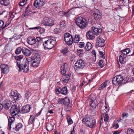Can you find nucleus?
I'll use <instances>...</instances> for the list:
<instances>
[{"label": "nucleus", "instance_id": "1", "mask_svg": "<svg viewBox=\"0 0 134 134\" xmlns=\"http://www.w3.org/2000/svg\"><path fill=\"white\" fill-rule=\"evenodd\" d=\"M82 123L87 126L93 128L95 127L96 121L94 118L88 115H86L82 120Z\"/></svg>", "mask_w": 134, "mask_h": 134}, {"label": "nucleus", "instance_id": "2", "mask_svg": "<svg viewBox=\"0 0 134 134\" xmlns=\"http://www.w3.org/2000/svg\"><path fill=\"white\" fill-rule=\"evenodd\" d=\"M29 62L30 61L28 60L27 59L23 60L21 64H20V62H18L16 60V63H17V66L19 68V71L21 72L23 70L24 72H27L29 70Z\"/></svg>", "mask_w": 134, "mask_h": 134}, {"label": "nucleus", "instance_id": "3", "mask_svg": "<svg viewBox=\"0 0 134 134\" xmlns=\"http://www.w3.org/2000/svg\"><path fill=\"white\" fill-rule=\"evenodd\" d=\"M75 21L76 25L81 29H85L87 25V19L82 17H77Z\"/></svg>", "mask_w": 134, "mask_h": 134}, {"label": "nucleus", "instance_id": "4", "mask_svg": "<svg viewBox=\"0 0 134 134\" xmlns=\"http://www.w3.org/2000/svg\"><path fill=\"white\" fill-rule=\"evenodd\" d=\"M31 65L34 68L38 67L41 60L40 56L38 53L35 54L34 57L31 58Z\"/></svg>", "mask_w": 134, "mask_h": 134}, {"label": "nucleus", "instance_id": "5", "mask_svg": "<svg viewBox=\"0 0 134 134\" xmlns=\"http://www.w3.org/2000/svg\"><path fill=\"white\" fill-rule=\"evenodd\" d=\"M9 95L11 99L15 102L18 101L21 97L20 94L16 90H12Z\"/></svg>", "mask_w": 134, "mask_h": 134}, {"label": "nucleus", "instance_id": "6", "mask_svg": "<svg viewBox=\"0 0 134 134\" xmlns=\"http://www.w3.org/2000/svg\"><path fill=\"white\" fill-rule=\"evenodd\" d=\"M123 76L120 75H116L113 78V83L114 85L116 86L121 85L123 84Z\"/></svg>", "mask_w": 134, "mask_h": 134}, {"label": "nucleus", "instance_id": "7", "mask_svg": "<svg viewBox=\"0 0 134 134\" xmlns=\"http://www.w3.org/2000/svg\"><path fill=\"white\" fill-rule=\"evenodd\" d=\"M64 38L66 43L69 46L71 45L73 42L72 36L68 32L65 33L64 35Z\"/></svg>", "mask_w": 134, "mask_h": 134}, {"label": "nucleus", "instance_id": "8", "mask_svg": "<svg viewBox=\"0 0 134 134\" xmlns=\"http://www.w3.org/2000/svg\"><path fill=\"white\" fill-rule=\"evenodd\" d=\"M68 91L67 88L66 86H64L62 88L59 87L57 86L55 90L56 94L61 93L64 95H66Z\"/></svg>", "mask_w": 134, "mask_h": 134}, {"label": "nucleus", "instance_id": "9", "mask_svg": "<svg viewBox=\"0 0 134 134\" xmlns=\"http://www.w3.org/2000/svg\"><path fill=\"white\" fill-rule=\"evenodd\" d=\"M85 61L82 59L78 60L75 64L74 68L75 69H82L85 67Z\"/></svg>", "mask_w": 134, "mask_h": 134}, {"label": "nucleus", "instance_id": "10", "mask_svg": "<svg viewBox=\"0 0 134 134\" xmlns=\"http://www.w3.org/2000/svg\"><path fill=\"white\" fill-rule=\"evenodd\" d=\"M0 68L2 74H6L9 71V67L7 64H1L0 65Z\"/></svg>", "mask_w": 134, "mask_h": 134}, {"label": "nucleus", "instance_id": "11", "mask_svg": "<svg viewBox=\"0 0 134 134\" xmlns=\"http://www.w3.org/2000/svg\"><path fill=\"white\" fill-rule=\"evenodd\" d=\"M105 45V41L101 37H98L97 40L96 46L100 47H103Z\"/></svg>", "mask_w": 134, "mask_h": 134}, {"label": "nucleus", "instance_id": "12", "mask_svg": "<svg viewBox=\"0 0 134 134\" xmlns=\"http://www.w3.org/2000/svg\"><path fill=\"white\" fill-rule=\"evenodd\" d=\"M70 99L67 97L64 98H60L59 99L58 102L64 105L68 106L70 103Z\"/></svg>", "mask_w": 134, "mask_h": 134}, {"label": "nucleus", "instance_id": "13", "mask_svg": "<svg viewBox=\"0 0 134 134\" xmlns=\"http://www.w3.org/2000/svg\"><path fill=\"white\" fill-rule=\"evenodd\" d=\"M10 112L11 115H12L16 112L15 114L13 115V116H15L17 113L20 112V110L18 108V107L16 105H14L12 106L10 109Z\"/></svg>", "mask_w": 134, "mask_h": 134}, {"label": "nucleus", "instance_id": "14", "mask_svg": "<svg viewBox=\"0 0 134 134\" xmlns=\"http://www.w3.org/2000/svg\"><path fill=\"white\" fill-rule=\"evenodd\" d=\"M31 109L30 105L29 104H26L22 107L20 113L22 114L27 113L29 112Z\"/></svg>", "mask_w": 134, "mask_h": 134}, {"label": "nucleus", "instance_id": "15", "mask_svg": "<svg viewBox=\"0 0 134 134\" xmlns=\"http://www.w3.org/2000/svg\"><path fill=\"white\" fill-rule=\"evenodd\" d=\"M12 103L10 101L7 99H6L3 102V108L5 110H8L10 107Z\"/></svg>", "mask_w": 134, "mask_h": 134}, {"label": "nucleus", "instance_id": "16", "mask_svg": "<svg viewBox=\"0 0 134 134\" xmlns=\"http://www.w3.org/2000/svg\"><path fill=\"white\" fill-rule=\"evenodd\" d=\"M94 35L93 31L91 29V30L86 32V36L87 39L92 40L94 38Z\"/></svg>", "mask_w": 134, "mask_h": 134}, {"label": "nucleus", "instance_id": "17", "mask_svg": "<svg viewBox=\"0 0 134 134\" xmlns=\"http://www.w3.org/2000/svg\"><path fill=\"white\" fill-rule=\"evenodd\" d=\"M68 69V65L66 63H65L64 65L60 67L62 74L64 75L65 74Z\"/></svg>", "mask_w": 134, "mask_h": 134}, {"label": "nucleus", "instance_id": "18", "mask_svg": "<svg viewBox=\"0 0 134 134\" xmlns=\"http://www.w3.org/2000/svg\"><path fill=\"white\" fill-rule=\"evenodd\" d=\"M94 32V34L98 35L102 33V29L99 28H96L94 26H93L91 28Z\"/></svg>", "mask_w": 134, "mask_h": 134}, {"label": "nucleus", "instance_id": "19", "mask_svg": "<svg viewBox=\"0 0 134 134\" xmlns=\"http://www.w3.org/2000/svg\"><path fill=\"white\" fill-rule=\"evenodd\" d=\"M43 3V0H35L34 2V5L36 8L39 9Z\"/></svg>", "mask_w": 134, "mask_h": 134}, {"label": "nucleus", "instance_id": "20", "mask_svg": "<svg viewBox=\"0 0 134 134\" xmlns=\"http://www.w3.org/2000/svg\"><path fill=\"white\" fill-rule=\"evenodd\" d=\"M71 75V74L69 73L66 75H63L62 78V81L65 83H68L69 81Z\"/></svg>", "mask_w": 134, "mask_h": 134}, {"label": "nucleus", "instance_id": "21", "mask_svg": "<svg viewBox=\"0 0 134 134\" xmlns=\"http://www.w3.org/2000/svg\"><path fill=\"white\" fill-rule=\"evenodd\" d=\"M15 126H13L12 125V128H13L14 130H15L16 131H18L23 127V125L21 123H18L15 124Z\"/></svg>", "mask_w": 134, "mask_h": 134}, {"label": "nucleus", "instance_id": "22", "mask_svg": "<svg viewBox=\"0 0 134 134\" xmlns=\"http://www.w3.org/2000/svg\"><path fill=\"white\" fill-rule=\"evenodd\" d=\"M15 120V118L13 117H9L8 120V125L9 126L8 129L10 130L11 128L12 127L11 125L13 126L14 123L13 122Z\"/></svg>", "mask_w": 134, "mask_h": 134}, {"label": "nucleus", "instance_id": "23", "mask_svg": "<svg viewBox=\"0 0 134 134\" xmlns=\"http://www.w3.org/2000/svg\"><path fill=\"white\" fill-rule=\"evenodd\" d=\"M27 43L31 45L35 44L36 40L35 37H29L27 38Z\"/></svg>", "mask_w": 134, "mask_h": 134}, {"label": "nucleus", "instance_id": "24", "mask_svg": "<svg viewBox=\"0 0 134 134\" xmlns=\"http://www.w3.org/2000/svg\"><path fill=\"white\" fill-rule=\"evenodd\" d=\"M22 52L24 55L26 56H29L30 55L31 52L29 49L26 48H23Z\"/></svg>", "mask_w": 134, "mask_h": 134}, {"label": "nucleus", "instance_id": "25", "mask_svg": "<svg viewBox=\"0 0 134 134\" xmlns=\"http://www.w3.org/2000/svg\"><path fill=\"white\" fill-rule=\"evenodd\" d=\"M93 15L94 19L96 20H99L102 18V14L100 12L95 13Z\"/></svg>", "mask_w": 134, "mask_h": 134}, {"label": "nucleus", "instance_id": "26", "mask_svg": "<svg viewBox=\"0 0 134 134\" xmlns=\"http://www.w3.org/2000/svg\"><path fill=\"white\" fill-rule=\"evenodd\" d=\"M0 4L3 6H6L10 4L9 0H0Z\"/></svg>", "mask_w": 134, "mask_h": 134}, {"label": "nucleus", "instance_id": "27", "mask_svg": "<svg viewBox=\"0 0 134 134\" xmlns=\"http://www.w3.org/2000/svg\"><path fill=\"white\" fill-rule=\"evenodd\" d=\"M36 43L35 44L37 45V47L40 46L43 42L42 38L39 37H37L35 38Z\"/></svg>", "mask_w": 134, "mask_h": 134}, {"label": "nucleus", "instance_id": "28", "mask_svg": "<svg viewBox=\"0 0 134 134\" xmlns=\"http://www.w3.org/2000/svg\"><path fill=\"white\" fill-rule=\"evenodd\" d=\"M80 40V35L76 34L75 35V37L73 39V41L74 42L77 43Z\"/></svg>", "mask_w": 134, "mask_h": 134}, {"label": "nucleus", "instance_id": "29", "mask_svg": "<svg viewBox=\"0 0 134 134\" xmlns=\"http://www.w3.org/2000/svg\"><path fill=\"white\" fill-rule=\"evenodd\" d=\"M50 39H49L44 42L43 43L45 49H50V48H49V41H50Z\"/></svg>", "mask_w": 134, "mask_h": 134}, {"label": "nucleus", "instance_id": "30", "mask_svg": "<svg viewBox=\"0 0 134 134\" xmlns=\"http://www.w3.org/2000/svg\"><path fill=\"white\" fill-rule=\"evenodd\" d=\"M44 24L46 26H50V19L48 18H45L44 19Z\"/></svg>", "mask_w": 134, "mask_h": 134}, {"label": "nucleus", "instance_id": "31", "mask_svg": "<svg viewBox=\"0 0 134 134\" xmlns=\"http://www.w3.org/2000/svg\"><path fill=\"white\" fill-rule=\"evenodd\" d=\"M90 102L91 106L93 108H96L97 106L98 105L96 101H95L91 99Z\"/></svg>", "mask_w": 134, "mask_h": 134}, {"label": "nucleus", "instance_id": "32", "mask_svg": "<svg viewBox=\"0 0 134 134\" xmlns=\"http://www.w3.org/2000/svg\"><path fill=\"white\" fill-rule=\"evenodd\" d=\"M61 52L62 53L64 56L66 55L69 51L68 47H65L60 50Z\"/></svg>", "mask_w": 134, "mask_h": 134}, {"label": "nucleus", "instance_id": "33", "mask_svg": "<svg viewBox=\"0 0 134 134\" xmlns=\"http://www.w3.org/2000/svg\"><path fill=\"white\" fill-rule=\"evenodd\" d=\"M35 118L34 115H31L30 116V118L29 120L28 124L29 125L32 124L34 122Z\"/></svg>", "mask_w": 134, "mask_h": 134}, {"label": "nucleus", "instance_id": "34", "mask_svg": "<svg viewBox=\"0 0 134 134\" xmlns=\"http://www.w3.org/2000/svg\"><path fill=\"white\" fill-rule=\"evenodd\" d=\"M92 48V45L91 43L88 42L86 44L85 49L86 51H89Z\"/></svg>", "mask_w": 134, "mask_h": 134}, {"label": "nucleus", "instance_id": "35", "mask_svg": "<svg viewBox=\"0 0 134 134\" xmlns=\"http://www.w3.org/2000/svg\"><path fill=\"white\" fill-rule=\"evenodd\" d=\"M5 51L7 52H9L11 51L12 49V46L9 43H8L5 46Z\"/></svg>", "mask_w": 134, "mask_h": 134}, {"label": "nucleus", "instance_id": "36", "mask_svg": "<svg viewBox=\"0 0 134 134\" xmlns=\"http://www.w3.org/2000/svg\"><path fill=\"white\" fill-rule=\"evenodd\" d=\"M53 37L51 36V49L55 46L56 42L55 40L53 39Z\"/></svg>", "mask_w": 134, "mask_h": 134}, {"label": "nucleus", "instance_id": "37", "mask_svg": "<svg viewBox=\"0 0 134 134\" xmlns=\"http://www.w3.org/2000/svg\"><path fill=\"white\" fill-rule=\"evenodd\" d=\"M83 54V50L82 49H77V54L80 57H82Z\"/></svg>", "mask_w": 134, "mask_h": 134}, {"label": "nucleus", "instance_id": "38", "mask_svg": "<svg viewBox=\"0 0 134 134\" xmlns=\"http://www.w3.org/2000/svg\"><path fill=\"white\" fill-rule=\"evenodd\" d=\"M126 57L123 55V54H121L119 58V60L121 63L124 64L125 63L124 60Z\"/></svg>", "mask_w": 134, "mask_h": 134}, {"label": "nucleus", "instance_id": "39", "mask_svg": "<svg viewBox=\"0 0 134 134\" xmlns=\"http://www.w3.org/2000/svg\"><path fill=\"white\" fill-rule=\"evenodd\" d=\"M27 0H22L19 3V5L20 6H23L27 4Z\"/></svg>", "mask_w": 134, "mask_h": 134}, {"label": "nucleus", "instance_id": "40", "mask_svg": "<svg viewBox=\"0 0 134 134\" xmlns=\"http://www.w3.org/2000/svg\"><path fill=\"white\" fill-rule=\"evenodd\" d=\"M119 1L121 2L125 6H127L129 4V0H119Z\"/></svg>", "mask_w": 134, "mask_h": 134}, {"label": "nucleus", "instance_id": "41", "mask_svg": "<svg viewBox=\"0 0 134 134\" xmlns=\"http://www.w3.org/2000/svg\"><path fill=\"white\" fill-rule=\"evenodd\" d=\"M98 65L100 66L101 68H102L104 65V61L103 60H100L98 62Z\"/></svg>", "mask_w": 134, "mask_h": 134}, {"label": "nucleus", "instance_id": "42", "mask_svg": "<svg viewBox=\"0 0 134 134\" xmlns=\"http://www.w3.org/2000/svg\"><path fill=\"white\" fill-rule=\"evenodd\" d=\"M15 35H14L12 37H11L10 39H14V40H18L20 39L21 37L22 36V35H18L15 36Z\"/></svg>", "mask_w": 134, "mask_h": 134}, {"label": "nucleus", "instance_id": "43", "mask_svg": "<svg viewBox=\"0 0 134 134\" xmlns=\"http://www.w3.org/2000/svg\"><path fill=\"white\" fill-rule=\"evenodd\" d=\"M22 51L23 48L22 49L21 47H19L17 48L16 49L15 53L16 54H18L21 53V51Z\"/></svg>", "mask_w": 134, "mask_h": 134}, {"label": "nucleus", "instance_id": "44", "mask_svg": "<svg viewBox=\"0 0 134 134\" xmlns=\"http://www.w3.org/2000/svg\"><path fill=\"white\" fill-rule=\"evenodd\" d=\"M122 81L123 84H124L126 83L130 82L131 80V79H130L129 77H127L124 78V79L123 78V80Z\"/></svg>", "mask_w": 134, "mask_h": 134}, {"label": "nucleus", "instance_id": "45", "mask_svg": "<svg viewBox=\"0 0 134 134\" xmlns=\"http://www.w3.org/2000/svg\"><path fill=\"white\" fill-rule=\"evenodd\" d=\"M67 120L69 125H71L73 123V121L70 116H68L66 117Z\"/></svg>", "mask_w": 134, "mask_h": 134}, {"label": "nucleus", "instance_id": "46", "mask_svg": "<svg viewBox=\"0 0 134 134\" xmlns=\"http://www.w3.org/2000/svg\"><path fill=\"white\" fill-rule=\"evenodd\" d=\"M14 57L15 59L18 61H20V60L23 58V56L22 55H16Z\"/></svg>", "mask_w": 134, "mask_h": 134}, {"label": "nucleus", "instance_id": "47", "mask_svg": "<svg viewBox=\"0 0 134 134\" xmlns=\"http://www.w3.org/2000/svg\"><path fill=\"white\" fill-rule=\"evenodd\" d=\"M99 53L100 57L103 59H104L105 57V52L100 51H99Z\"/></svg>", "mask_w": 134, "mask_h": 134}, {"label": "nucleus", "instance_id": "48", "mask_svg": "<svg viewBox=\"0 0 134 134\" xmlns=\"http://www.w3.org/2000/svg\"><path fill=\"white\" fill-rule=\"evenodd\" d=\"M107 86V83L105 82H103L101 85L100 86L99 88V90H102L105 87Z\"/></svg>", "mask_w": 134, "mask_h": 134}, {"label": "nucleus", "instance_id": "49", "mask_svg": "<svg viewBox=\"0 0 134 134\" xmlns=\"http://www.w3.org/2000/svg\"><path fill=\"white\" fill-rule=\"evenodd\" d=\"M61 31V29L59 28H55L54 30V32L55 34L59 33H60Z\"/></svg>", "mask_w": 134, "mask_h": 134}, {"label": "nucleus", "instance_id": "50", "mask_svg": "<svg viewBox=\"0 0 134 134\" xmlns=\"http://www.w3.org/2000/svg\"><path fill=\"white\" fill-rule=\"evenodd\" d=\"M127 134H134V131L132 129H128L127 130Z\"/></svg>", "mask_w": 134, "mask_h": 134}, {"label": "nucleus", "instance_id": "51", "mask_svg": "<svg viewBox=\"0 0 134 134\" xmlns=\"http://www.w3.org/2000/svg\"><path fill=\"white\" fill-rule=\"evenodd\" d=\"M16 14V13L14 12H12L10 16V17L9 19V20L11 21L13 19L14 17V15Z\"/></svg>", "mask_w": 134, "mask_h": 134}, {"label": "nucleus", "instance_id": "52", "mask_svg": "<svg viewBox=\"0 0 134 134\" xmlns=\"http://www.w3.org/2000/svg\"><path fill=\"white\" fill-rule=\"evenodd\" d=\"M69 12V11L66 12L63 11H61L59 12V14L63 16H65V15L67 14Z\"/></svg>", "mask_w": 134, "mask_h": 134}, {"label": "nucleus", "instance_id": "53", "mask_svg": "<svg viewBox=\"0 0 134 134\" xmlns=\"http://www.w3.org/2000/svg\"><path fill=\"white\" fill-rule=\"evenodd\" d=\"M66 24L64 21H62L60 22V27L62 28H64L65 27Z\"/></svg>", "mask_w": 134, "mask_h": 134}, {"label": "nucleus", "instance_id": "54", "mask_svg": "<svg viewBox=\"0 0 134 134\" xmlns=\"http://www.w3.org/2000/svg\"><path fill=\"white\" fill-rule=\"evenodd\" d=\"M126 52L125 49H124L121 51V54H123V55L126 57V55L127 54V53H126Z\"/></svg>", "mask_w": 134, "mask_h": 134}, {"label": "nucleus", "instance_id": "55", "mask_svg": "<svg viewBox=\"0 0 134 134\" xmlns=\"http://www.w3.org/2000/svg\"><path fill=\"white\" fill-rule=\"evenodd\" d=\"M85 45V43L83 42H80L78 44V46L79 47L82 48L84 47Z\"/></svg>", "mask_w": 134, "mask_h": 134}, {"label": "nucleus", "instance_id": "56", "mask_svg": "<svg viewBox=\"0 0 134 134\" xmlns=\"http://www.w3.org/2000/svg\"><path fill=\"white\" fill-rule=\"evenodd\" d=\"M109 116L108 114H105L104 117V121H107L109 118Z\"/></svg>", "mask_w": 134, "mask_h": 134}, {"label": "nucleus", "instance_id": "57", "mask_svg": "<svg viewBox=\"0 0 134 134\" xmlns=\"http://www.w3.org/2000/svg\"><path fill=\"white\" fill-rule=\"evenodd\" d=\"M39 31V32L40 34H42L44 33L45 30L43 28H42L41 27Z\"/></svg>", "mask_w": 134, "mask_h": 134}, {"label": "nucleus", "instance_id": "58", "mask_svg": "<svg viewBox=\"0 0 134 134\" xmlns=\"http://www.w3.org/2000/svg\"><path fill=\"white\" fill-rule=\"evenodd\" d=\"M119 127V125L118 123H116L115 124H113L112 125V128L114 127L115 129H117Z\"/></svg>", "mask_w": 134, "mask_h": 134}, {"label": "nucleus", "instance_id": "59", "mask_svg": "<svg viewBox=\"0 0 134 134\" xmlns=\"http://www.w3.org/2000/svg\"><path fill=\"white\" fill-rule=\"evenodd\" d=\"M46 128L48 131H50V128L49 126V123H48L47 122V125L46 126Z\"/></svg>", "mask_w": 134, "mask_h": 134}, {"label": "nucleus", "instance_id": "60", "mask_svg": "<svg viewBox=\"0 0 134 134\" xmlns=\"http://www.w3.org/2000/svg\"><path fill=\"white\" fill-rule=\"evenodd\" d=\"M48 113H47V114L46 118L47 120L48 121L49 119V116L50 115L49 114H50V110H49L48 111Z\"/></svg>", "mask_w": 134, "mask_h": 134}, {"label": "nucleus", "instance_id": "61", "mask_svg": "<svg viewBox=\"0 0 134 134\" xmlns=\"http://www.w3.org/2000/svg\"><path fill=\"white\" fill-rule=\"evenodd\" d=\"M128 113H124L122 114V117L123 118H124V117L127 118V117L128 116Z\"/></svg>", "mask_w": 134, "mask_h": 134}, {"label": "nucleus", "instance_id": "62", "mask_svg": "<svg viewBox=\"0 0 134 134\" xmlns=\"http://www.w3.org/2000/svg\"><path fill=\"white\" fill-rule=\"evenodd\" d=\"M31 6V5H30L29 4H28L27 6L26 7L25 10V13H27V12L28 11V10L29 9L30 7H29Z\"/></svg>", "mask_w": 134, "mask_h": 134}, {"label": "nucleus", "instance_id": "63", "mask_svg": "<svg viewBox=\"0 0 134 134\" xmlns=\"http://www.w3.org/2000/svg\"><path fill=\"white\" fill-rule=\"evenodd\" d=\"M4 24V21L3 20H0V29L2 28Z\"/></svg>", "mask_w": 134, "mask_h": 134}, {"label": "nucleus", "instance_id": "64", "mask_svg": "<svg viewBox=\"0 0 134 134\" xmlns=\"http://www.w3.org/2000/svg\"><path fill=\"white\" fill-rule=\"evenodd\" d=\"M27 93H26L25 94V97L26 98L28 97V98L30 96V93L29 92H27Z\"/></svg>", "mask_w": 134, "mask_h": 134}]
</instances>
